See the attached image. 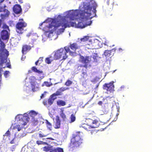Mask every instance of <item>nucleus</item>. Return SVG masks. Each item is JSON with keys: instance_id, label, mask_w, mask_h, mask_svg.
<instances>
[{"instance_id": "f257e3e1", "label": "nucleus", "mask_w": 152, "mask_h": 152, "mask_svg": "<svg viewBox=\"0 0 152 152\" xmlns=\"http://www.w3.org/2000/svg\"><path fill=\"white\" fill-rule=\"evenodd\" d=\"M97 7L96 3L92 1L89 2H83L79 6L78 10L69 12L67 17L71 20L80 18L91 20L96 16Z\"/></svg>"}, {"instance_id": "f03ea898", "label": "nucleus", "mask_w": 152, "mask_h": 152, "mask_svg": "<svg viewBox=\"0 0 152 152\" xmlns=\"http://www.w3.org/2000/svg\"><path fill=\"white\" fill-rule=\"evenodd\" d=\"M62 22L59 23L58 21L55 20H53L49 24L48 26H46L44 30L46 33L52 34L53 32L57 29L58 27L61 26L62 28L58 29L60 33L63 32L65 28L64 25L65 24V22L66 21V17L65 16L61 17V18Z\"/></svg>"}, {"instance_id": "7ed1b4c3", "label": "nucleus", "mask_w": 152, "mask_h": 152, "mask_svg": "<svg viewBox=\"0 0 152 152\" xmlns=\"http://www.w3.org/2000/svg\"><path fill=\"white\" fill-rule=\"evenodd\" d=\"M80 132H77L72 135L69 145V147L72 150L79 147L83 143V139L80 134Z\"/></svg>"}, {"instance_id": "20e7f679", "label": "nucleus", "mask_w": 152, "mask_h": 152, "mask_svg": "<svg viewBox=\"0 0 152 152\" xmlns=\"http://www.w3.org/2000/svg\"><path fill=\"white\" fill-rule=\"evenodd\" d=\"M69 52L70 54L73 53L68 47L66 46L64 48H60L54 52V58L56 60L61 58H62V60H65L67 58L68 56L66 55V53Z\"/></svg>"}, {"instance_id": "39448f33", "label": "nucleus", "mask_w": 152, "mask_h": 152, "mask_svg": "<svg viewBox=\"0 0 152 152\" xmlns=\"http://www.w3.org/2000/svg\"><path fill=\"white\" fill-rule=\"evenodd\" d=\"M27 26V23L23 19H20L15 25L16 31L19 34H23L24 31V28Z\"/></svg>"}, {"instance_id": "423d86ee", "label": "nucleus", "mask_w": 152, "mask_h": 152, "mask_svg": "<svg viewBox=\"0 0 152 152\" xmlns=\"http://www.w3.org/2000/svg\"><path fill=\"white\" fill-rule=\"evenodd\" d=\"M87 122V124L91 125L92 128H97L99 125V119L95 116L93 117L91 119H88Z\"/></svg>"}, {"instance_id": "0eeeda50", "label": "nucleus", "mask_w": 152, "mask_h": 152, "mask_svg": "<svg viewBox=\"0 0 152 152\" xmlns=\"http://www.w3.org/2000/svg\"><path fill=\"white\" fill-rule=\"evenodd\" d=\"M91 58V56H86L85 57L83 56H81L80 57L81 62L84 64V65H80V66L81 67H85L86 69H87L88 67L91 66V65L89 64V63L92 61Z\"/></svg>"}, {"instance_id": "6e6552de", "label": "nucleus", "mask_w": 152, "mask_h": 152, "mask_svg": "<svg viewBox=\"0 0 152 152\" xmlns=\"http://www.w3.org/2000/svg\"><path fill=\"white\" fill-rule=\"evenodd\" d=\"M113 83L114 82L112 81L108 83H105L103 86V89L105 90L110 93L113 91H114V86Z\"/></svg>"}, {"instance_id": "1a4fd4ad", "label": "nucleus", "mask_w": 152, "mask_h": 152, "mask_svg": "<svg viewBox=\"0 0 152 152\" xmlns=\"http://www.w3.org/2000/svg\"><path fill=\"white\" fill-rule=\"evenodd\" d=\"M20 119H22V121L23 122V123H21L20 124L23 126L26 125L28 121L29 118L27 116H23L20 114H18L16 116L17 118H19V120H20Z\"/></svg>"}, {"instance_id": "9d476101", "label": "nucleus", "mask_w": 152, "mask_h": 152, "mask_svg": "<svg viewBox=\"0 0 152 152\" xmlns=\"http://www.w3.org/2000/svg\"><path fill=\"white\" fill-rule=\"evenodd\" d=\"M4 12V14H1V19H4L8 17L10 14V12L8 10L4 8L3 7H0V12Z\"/></svg>"}, {"instance_id": "9b49d317", "label": "nucleus", "mask_w": 152, "mask_h": 152, "mask_svg": "<svg viewBox=\"0 0 152 152\" xmlns=\"http://www.w3.org/2000/svg\"><path fill=\"white\" fill-rule=\"evenodd\" d=\"M69 88H68L65 87H61L58 89L55 93L53 94L52 95L54 97H56V96H61L63 94L62 92L68 89Z\"/></svg>"}, {"instance_id": "f8f14e48", "label": "nucleus", "mask_w": 152, "mask_h": 152, "mask_svg": "<svg viewBox=\"0 0 152 152\" xmlns=\"http://www.w3.org/2000/svg\"><path fill=\"white\" fill-rule=\"evenodd\" d=\"M91 23L92 21L91 20H90L85 24H84L82 22H79L77 24V27L81 28H83L88 26H90Z\"/></svg>"}, {"instance_id": "ddd939ff", "label": "nucleus", "mask_w": 152, "mask_h": 152, "mask_svg": "<svg viewBox=\"0 0 152 152\" xmlns=\"http://www.w3.org/2000/svg\"><path fill=\"white\" fill-rule=\"evenodd\" d=\"M13 10L14 12L16 14L20 13L22 11L20 6L18 4H16L14 6Z\"/></svg>"}, {"instance_id": "4468645a", "label": "nucleus", "mask_w": 152, "mask_h": 152, "mask_svg": "<svg viewBox=\"0 0 152 152\" xmlns=\"http://www.w3.org/2000/svg\"><path fill=\"white\" fill-rule=\"evenodd\" d=\"M1 36L2 39L3 40H6L9 38V34L7 31L3 30L1 32Z\"/></svg>"}, {"instance_id": "2eb2a0df", "label": "nucleus", "mask_w": 152, "mask_h": 152, "mask_svg": "<svg viewBox=\"0 0 152 152\" xmlns=\"http://www.w3.org/2000/svg\"><path fill=\"white\" fill-rule=\"evenodd\" d=\"M61 125V121L60 120L59 117L58 116H56L55 121H54V128L57 129L60 128Z\"/></svg>"}, {"instance_id": "dca6fc26", "label": "nucleus", "mask_w": 152, "mask_h": 152, "mask_svg": "<svg viewBox=\"0 0 152 152\" xmlns=\"http://www.w3.org/2000/svg\"><path fill=\"white\" fill-rule=\"evenodd\" d=\"M65 22V24L64 25L65 28L69 27H77L76 23L75 22H70L69 23Z\"/></svg>"}, {"instance_id": "f3484780", "label": "nucleus", "mask_w": 152, "mask_h": 152, "mask_svg": "<svg viewBox=\"0 0 152 152\" xmlns=\"http://www.w3.org/2000/svg\"><path fill=\"white\" fill-rule=\"evenodd\" d=\"M88 76L87 74V71L86 70L85 72H83L81 75V78L82 80L86 81L88 79Z\"/></svg>"}, {"instance_id": "a211bd4d", "label": "nucleus", "mask_w": 152, "mask_h": 152, "mask_svg": "<svg viewBox=\"0 0 152 152\" xmlns=\"http://www.w3.org/2000/svg\"><path fill=\"white\" fill-rule=\"evenodd\" d=\"M54 60H56L54 58V56L53 57L52 56H50L49 57L45 58V61L47 64H50L51 62Z\"/></svg>"}, {"instance_id": "6ab92c4d", "label": "nucleus", "mask_w": 152, "mask_h": 152, "mask_svg": "<svg viewBox=\"0 0 152 152\" xmlns=\"http://www.w3.org/2000/svg\"><path fill=\"white\" fill-rule=\"evenodd\" d=\"M57 98L56 97H54L52 94L50 96L48 100V103L50 105H51L53 103L54 100Z\"/></svg>"}, {"instance_id": "aec40b11", "label": "nucleus", "mask_w": 152, "mask_h": 152, "mask_svg": "<svg viewBox=\"0 0 152 152\" xmlns=\"http://www.w3.org/2000/svg\"><path fill=\"white\" fill-rule=\"evenodd\" d=\"M31 49V47L30 45H23V46L22 51L23 53L25 52L26 51L28 50H30Z\"/></svg>"}, {"instance_id": "412c9836", "label": "nucleus", "mask_w": 152, "mask_h": 152, "mask_svg": "<svg viewBox=\"0 0 152 152\" xmlns=\"http://www.w3.org/2000/svg\"><path fill=\"white\" fill-rule=\"evenodd\" d=\"M65 101L62 100H59L57 101V104L59 106H64L66 105Z\"/></svg>"}, {"instance_id": "4be33fe9", "label": "nucleus", "mask_w": 152, "mask_h": 152, "mask_svg": "<svg viewBox=\"0 0 152 152\" xmlns=\"http://www.w3.org/2000/svg\"><path fill=\"white\" fill-rule=\"evenodd\" d=\"M69 47L71 49L74 50H75L76 49H78L79 48L77 44L75 43L70 44L69 45Z\"/></svg>"}, {"instance_id": "5701e85b", "label": "nucleus", "mask_w": 152, "mask_h": 152, "mask_svg": "<svg viewBox=\"0 0 152 152\" xmlns=\"http://www.w3.org/2000/svg\"><path fill=\"white\" fill-rule=\"evenodd\" d=\"M50 152H64L62 148L58 147L56 148L51 149Z\"/></svg>"}, {"instance_id": "b1692460", "label": "nucleus", "mask_w": 152, "mask_h": 152, "mask_svg": "<svg viewBox=\"0 0 152 152\" xmlns=\"http://www.w3.org/2000/svg\"><path fill=\"white\" fill-rule=\"evenodd\" d=\"M31 69L34 72L37 73L39 74H41L43 73V72L42 71L38 69L35 66L32 67L31 68Z\"/></svg>"}, {"instance_id": "393cba45", "label": "nucleus", "mask_w": 152, "mask_h": 152, "mask_svg": "<svg viewBox=\"0 0 152 152\" xmlns=\"http://www.w3.org/2000/svg\"><path fill=\"white\" fill-rule=\"evenodd\" d=\"M45 123L48 129L50 131L52 130V127L51 124L49 122L48 120H46Z\"/></svg>"}, {"instance_id": "a878e982", "label": "nucleus", "mask_w": 152, "mask_h": 152, "mask_svg": "<svg viewBox=\"0 0 152 152\" xmlns=\"http://www.w3.org/2000/svg\"><path fill=\"white\" fill-rule=\"evenodd\" d=\"M112 52L110 50H105L104 52V54L105 56L107 58L112 55Z\"/></svg>"}, {"instance_id": "bb28decb", "label": "nucleus", "mask_w": 152, "mask_h": 152, "mask_svg": "<svg viewBox=\"0 0 152 152\" xmlns=\"http://www.w3.org/2000/svg\"><path fill=\"white\" fill-rule=\"evenodd\" d=\"M91 125L89 124H84L83 125L82 127L88 131H90L89 129L92 128Z\"/></svg>"}, {"instance_id": "cd10ccee", "label": "nucleus", "mask_w": 152, "mask_h": 152, "mask_svg": "<svg viewBox=\"0 0 152 152\" xmlns=\"http://www.w3.org/2000/svg\"><path fill=\"white\" fill-rule=\"evenodd\" d=\"M53 84L50 82H49L48 81H45L42 84V86H45L47 87H50V86H52Z\"/></svg>"}, {"instance_id": "c85d7f7f", "label": "nucleus", "mask_w": 152, "mask_h": 152, "mask_svg": "<svg viewBox=\"0 0 152 152\" xmlns=\"http://www.w3.org/2000/svg\"><path fill=\"white\" fill-rule=\"evenodd\" d=\"M29 114L30 116L32 117V118H34V117L37 115V113L35 111L33 110H31Z\"/></svg>"}, {"instance_id": "c756f323", "label": "nucleus", "mask_w": 152, "mask_h": 152, "mask_svg": "<svg viewBox=\"0 0 152 152\" xmlns=\"http://www.w3.org/2000/svg\"><path fill=\"white\" fill-rule=\"evenodd\" d=\"M70 122L72 123L75 121L76 120V117L75 115L73 114H71L70 117Z\"/></svg>"}, {"instance_id": "7c9ffc66", "label": "nucleus", "mask_w": 152, "mask_h": 152, "mask_svg": "<svg viewBox=\"0 0 152 152\" xmlns=\"http://www.w3.org/2000/svg\"><path fill=\"white\" fill-rule=\"evenodd\" d=\"M32 123L33 124V125L35 126L37 125L38 123V121L37 118H32Z\"/></svg>"}, {"instance_id": "2f4dec72", "label": "nucleus", "mask_w": 152, "mask_h": 152, "mask_svg": "<svg viewBox=\"0 0 152 152\" xmlns=\"http://www.w3.org/2000/svg\"><path fill=\"white\" fill-rule=\"evenodd\" d=\"M93 62H97V58H98L97 55L96 53H94L93 55Z\"/></svg>"}, {"instance_id": "473e14b6", "label": "nucleus", "mask_w": 152, "mask_h": 152, "mask_svg": "<svg viewBox=\"0 0 152 152\" xmlns=\"http://www.w3.org/2000/svg\"><path fill=\"white\" fill-rule=\"evenodd\" d=\"M4 51V50L0 49V61H1V63H3L4 62L3 57L2 55V53Z\"/></svg>"}, {"instance_id": "72a5a7b5", "label": "nucleus", "mask_w": 152, "mask_h": 152, "mask_svg": "<svg viewBox=\"0 0 152 152\" xmlns=\"http://www.w3.org/2000/svg\"><path fill=\"white\" fill-rule=\"evenodd\" d=\"M89 38V37L88 36H84L83 38L81 39V41L82 42H84L88 41Z\"/></svg>"}, {"instance_id": "f704fd0d", "label": "nucleus", "mask_w": 152, "mask_h": 152, "mask_svg": "<svg viewBox=\"0 0 152 152\" xmlns=\"http://www.w3.org/2000/svg\"><path fill=\"white\" fill-rule=\"evenodd\" d=\"M72 83V81L68 80L65 82V85L66 86H70Z\"/></svg>"}, {"instance_id": "c9c22d12", "label": "nucleus", "mask_w": 152, "mask_h": 152, "mask_svg": "<svg viewBox=\"0 0 152 152\" xmlns=\"http://www.w3.org/2000/svg\"><path fill=\"white\" fill-rule=\"evenodd\" d=\"M60 116L61 118L63 119V120H65L66 118V116L65 115L63 111L61 113Z\"/></svg>"}, {"instance_id": "e433bc0d", "label": "nucleus", "mask_w": 152, "mask_h": 152, "mask_svg": "<svg viewBox=\"0 0 152 152\" xmlns=\"http://www.w3.org/2000/svg\"><path fill=\"white\" fill-rule=\"evenodd\" d=\"M36 143L38 145H42V144H43V145L45 144L46 143L45 142H43L42 141L37 140L36 141Z\"/></svg>"}, {"instance_id": "4c0bfd02", "label": "nucleus", "mask_w": 152, "mask_h": 152, "mask_svg": "<svg viewBox=\"0 0 152 152\" xmlns=\"http://www.w3.org/2000/svg\"><path fill=\"white\" fill-rule=\"evenodd\" d=\"M43 151H48L50 150V148L49 147L45 146L43 148Z\"/></svg>"}, {"instance_id": "58836bf2", "label": "nucleus", "mask_w": 152, "mask_h": 152, "mask_svg": "<svg viewBox=\"0 0 152 152\" xmlns=\"http://www.w3.org/2000/svg\"><path fill=\"white\" fill-rule=\"evenodd\" d=\"M10 132L9 130L7 131L4 134V136H7L8 137H10Z\"/></svg>"}, {"instance_id": "ea45409f", "label": "nucleus", "mask_w": 152, "mask_h": 152, "mask_svg": "<svg viewBox=\"0 0 152 152\" xmlns=\"http://www.w3.org/2000/svg\"><path fill=\"white\" fill-rule=\"evenodd\" d=\"M31 87L32 88V90L33 91H34V90L35 89V83H31Z\"/></svg>"}, {"instance_id": "a19ab883", "label": "nucleus", "mask_w": 152, "mask_h": 152, "mask_svg": "<svg viewBox=\"0 0 152 152\" xmlns=\"http://www.w3.org/2000/svg\"><path fill=\"white\" fill-rule=\"evenodd\" d=\"M43 57H40L38 60L39 62V64H41L43 61Z\"/></svg>"}, {"instance_id": "79ce46f5", "label": "nucleus", "mask_w": 152, "mask_h": 152, "mask_svg": "<svg viewBox=\"0 0 152 152\" xmlns=\"http://www.w3.org/2000/svg\"><path fill=\"white\" fill-rule=\"evenodd\" d=\"M10 72L8 71H6L4 73V75L5 77H7V75Z\"/></svg>"}, {"instance_id": "37998d69", "label": "nucleus", "mask_w": 152, "mask_h": 152, "mask_svg": "<svg viewBox=\"0 0 152 152\" xmlns=\"http://www.w3.org/2000/svg\"><path fill=\"white\" fill-rule=\"evenodd\" d=\"M39 137L42 138L43 137H45L47 136V135H45L43 134L39 133Z\"/></svg>"}, {"instance_id": "c03bdc74", "label": "nucleus", "mask_w": 152, "mask_h": 152, "mask_svg": "<svg viewBox=\"0 0 152 152\" xmlns=\"http://www.w3.org/2000/svg\"><path fill=\"white\" fill-rule=\"evenodd\" d=\"M16 128L19 131H20L23 128L22 127H20L19 125H17L16 127Z\"/></svg>"}, {"instance_id": "a18cd8bd", "label": "nucleus", "mask_w": 152, "mask_h": 152, "mask_svg": "<svg viewBox=\"0 0 152 152\" xmlns=\"http://www.w3.org/2000/svg\"><path fill=\"white\" fill-rule=\"evenodd\" d=\"M4 53L6 54L7 56H8L9 55V52L6 50H5Z\"/></svg>"}, {"instance_id": "49530a36", "label": "nucleus", "mask_w": 152, "mask_h": 152, "mask_svg": "<svg viewBox=\"0 0 152 152\" xmlns=\"http://www.w3.org/2000/svg\"><path fill=\"white\" fill-rule=\"evenodd\" d=\"M47 102L46 100H44L43 102V103L45 105H47Z\"/></svg>"}, {"instance_id": "de8ad7c7", "label": "nucleus", "mask_w": 152, "mask_h": 152, "mask_svg": "<svg viewBox=\"0 0 152 152\" xmlns=\"http://www.w3.org/2000/svg\"><path fill=\"white\" fill-rule=\"evenodd\" d=\"M124 86H122L120 88V89H119V90H120V91L122 90H124Z\"/></svg>"}, {"instance_id": "09e8293b", "label": "nucleus", "mask_w": 152, "mask_h": 152, "mask_svg": "<svg viewBox=\"0 0 152 152\" xmlns=\"http://www.w3.org/2000/svg\"><path fill=\"white\" fill-rule=\"evenodd\" d=\"M3 28H4L8 29V28L9 27L7 26L6 25H4V26H3Z\"/></svg>"}, {"instance_id": "8fccbe9b", "label": "nucleus", "mask_w": 152, "mask_h": 152, "mask_svg": "<svg viewBox=\"0 0 152 152\" xmlns=\"http://www.w3.org/2000/svg\"><path fill=\"white\" fill-rule=\"evenodd\" d=\"M98 104L99 105H102V102L101 101H99L98 102Z\"/></svg>"}, {"instance_id": "3c124183", "label": "nucleus", "mask_w": 152, "mask_h": 152, "mask_svg": "<svg viewBox=\"0 0 152 152\" xmlns=\"http://www.w3.org/2000/svg\"><path fill=\"white\" fill-rule=\"evenodd\" d=\"M47 139H49V140H54V139L53 138H52L51 137H48V138H47Z\"/></svg>"}, {"instance_id": "603ef678", "label": "nucleus", "mask_w": 152, "mask_h": 152, "mask_svg": "<svg viewBox=\"0 0 152 152\" xmlns=\"http://www.w3.org/2000/svg\"><path fill=\"white\" fill-rule=\"evenodd\" d=\"M31 33H29L27 34L26 36L28 37L31 35Z\"/></svg>"}, {"instance_id": "864d4df0", "label": "nucleus", "mask_w": 152, "mask_h": 152, "mask_svg": "<svg viewBox=\"0 0 152 152\" xmlns=\"http://www.w3.org/2000/svg\"><path fill=\"white\" fill-rule=\"evenodd\" d=\"M44 97V94H42L40 96L41 99H42Z\"/></svg>"}, {"instance_id": "5fc2aeb1", "label": "nucleus", "mask_w": 152, "mask_h": 152, "mask_svg": "<svg viewBox=\"0 0 152 152\" xmlns=\"http://www.w3.org/2000/svg\"><path fill=\"white\" fill-rule=\"evenodd\" d=\"M119 51H120V52H121V51H123L124 50L123 49H122L121 48H119Z\"/></svg>"}, {"instance_id": "6e6d98bb", "label": "nucleus", "mask_w": 152, "mask_h": 152, "mask_svg": "<svg viewBox=\"0 0 152 152\" xmlns=\"http://www.w3.org/2000/svg\"><path fill=\"white\" fill-rule=\"evenodd\" d=\"M39 61H38V60H37V61H36V62H35V64L36 65H38V63Z\"/></svg>"}, {"instance_id": "4d7b16f0", "label": "nucleus", "mask_w": 152, "mask_h": 152, "mask_svg": "<svg viewBox=\"0 0 152 152\" xmlns=\"http://www.w3.org/2000/svg\"><path fill=\"white\" fill-rule=\"evenodd\" d=\"M32 73V71L31 70H29L28 71V74H30Z\"/></svg>"}, {"instance_id": "13d9d810", "label": "nucleus", "mask_w": 152, "mask_h": 152, "mask_svg": "<svg viewBox=\"0 0 152 152\" xmlns=\"http://www.w3.org/2000/svg\"><path fill=\"white\" fill-rule=\"evenodd\" d=\"M45 21H44L43 22L40 23L39 26H42V25L43 24V23H45Z\"/></svg>"}, {"instance_id": "bf43d9fd", "label": "nucleus", "mask_w": 152, "mask_h": 152, "mask_svg": "<svg viewBox=\"0 0 152 152\" xmlns=\"http://www.w3.org/2000/svg\"><path fill=\"white\" fill-rule=\"evenodd\" d=\"M4 1V0H0V3L3 2Z\"/></svg>"}, {"instance_id": "052dcab7", "label": "nucleus", "mask_w": 152, "mask_h": 152, "mask_svg": "<svg viewBox=\"0 0 152 152\" xmlns=\"http://www.w3.org/2000/svg\"><path fill=\"white\" fill-rule=\"evenodd\" d=\"M109 1L110 0H107V3L108 4H109Z\"/></svg>"}, {"instance_id": "680f3d73", "label": "nucleus", "mask_w": 152, "mask_h": 152, "mask_svg": "<svg viewBox=\"0 0 152 152\" xmlns=\"http://www.w3.org/2000/svg\"><path fill=\"white\" fill-rule=\"evenodd\" d=\"M98 86H99V84H97L96 86V88H97Z\"/></svg>"}, {"instance_id": "e2e57ef3", "label": "nucleus", "mask_w": 152, "mask_h": 152, "mask_svg": "<svg viewBox=\"0 0 152 152\" xmlns=\"http://www.w3.org/2000/svg\"><path fill=\"white\" fill-rule=\"evenodd\" d=\"M7 67L8 68H10L11 66L10 65L8 66Z\"/></svg>"}, {"instance_id": "0e129e2a", "label": "nucleus", "mask_w": 152, "mask_h": 152, "mask_svg": "<svg viewBox=\"0 0 152 152\" xmlns=\"http://www.w3.org/2000/svg\"><path fill=\"white\" fill-rule=\"evenodd\" d=\"M10 143H12H12H13V142H12V141H11Z\"/></svg>"}, {"instance_id": "69168bd1", "label": "nucleus", "mask_w": 152, "mask_h": 152, "mask_svg": "<svg viewBox=\"0 0 152 152\" xmlns=\"http://www.w3.org/2000/svg\"><path fill=\"white\" fill-rule=\"evenodd\" d=\"M35 138L37 139H38V138L37 137V138Z\"/></svg>"}, {"instance_id": "338daca9", "label": "nucleus", "mask_w": 152, "mask_h": 152, "mask_svg": "<svg viewBox=\"0 0 152 152\" xmlns=\"http://www.w3.org/2000/svg\"><path fill=\"white\" fill-rule=\"evenodd\" d=\"M6 7V6H4V8H5Z\"/></svg>"}]
</instances>
